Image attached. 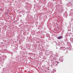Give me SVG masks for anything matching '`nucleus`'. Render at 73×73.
I'll list each match as a JSON object with an SVG mask.
<instances>
[{"label":"nucleus","instance_id":"1","mask_svg":"<svg viewBox=\"0 0 73 73\" xmlns=\"http://www.w3.org/2000/svg\"><path fill=\"white\" fill-rule=\"evenodd\" d=\"M63 38V36H61L57 37V38H58V39H61V38Z\"/></svg>","mask_w":73,"mask_h":73}]
</instances>
